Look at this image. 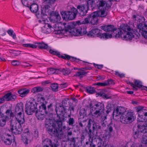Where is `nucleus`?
Listing matches in <instances>:
<instances>
[{"instance_id": "nucleus-56", "label": "nucleus", "mask_w": 147, "mask_h": 147, "mask_svg": "<svg viewBox=\"0 0 147 147\" xmlns=\"http://www.w3.org/2000/svg\"><path fill=\"white\" fill-rule=\"evenodd\" d=\"M69 125H73L74 123V120L73 118H70L69 119L67 122Z\"/></svg>"}, {"instance_id": "nucleus-64", "label": "nucleus", "mask_w": 147, "mask_h": 147, "mask_svg": "<svg viewBox=\"0 0 147 147\" xmlns=\"http://www.w3.org/2000/svg\"><path fill=\"white\" fill-rule=\"evenodd\" d=\"M105 78L104 76H98L97 77V79L99 81L102 80H104Z\"/></svg>"}, {"instance_id": "nucleus-23", "label": "nucleus", "mask_w": 147, "mask_h": 147, "mask_svg": "<svg viewBox=\"0 0 147 147\" xmlns=\"http://www.w3.org/2000/svg\"><path fill=\"white\" fill-rule=\"evenodd\" d=\"M39 110H36V111L42 113H43L47 114V112L46 110V106L44 104H42L40 106H39Z\"/></svg>"}, {"instance_id": "nucleus-34", "label": "nucleus", "mask_w": 147, "mask_h": 147, "mask_svg": "<svg viewBox=\"0 0 147 147\" xmlns=\"http://www.w3.org/2000/svg\"><path fill=\"white\" fill-rule=\"evenodd\" d=\"M28 105V103L26 104L25 105V112L27 114L29 115H32L33 113V112L31 108Z\"/></svg>"}, {"instance_id": "nucleus-48", "label": "nucleus", "mask_w": 147, "mask_h": 147, "mask_svg": "<svg viewBox=\"0 0 147 147\" xmlns=\"http://www.w3.org/2000/svg\"><path fill=\"white\" fill-rule=\"evenodd\" d=\"M61 72L63 73V74L65 75H68L71 72L70 69H65L64 68L61 69Z\"/></svg>"}, {"instance_id": "nucleus-18", "label": "nucleus", "mask_w": 147, "mask_h": 147, "mask_svg": "<svg viewBox=\"0 0 147 147\" xmlns=\"http://www.w3.org/2000/svg\"><path fill=\"white\" fill-rule=\"evenodd\" d=\"M90 15H89L88 18H85L84 21L82 22L81 23L80 21H78L76 22H73L72 24V26L76 27L77 26V25H79L81 24H87L89 23L90 21Z\"/></svg>"}, {"instance_id": "nucleus-30", "label": "nucleus", "mask_w": 147, "mask_h": 147, "mask_svg": "<svg viewBox=\"0 0 147 147\" xmlns=\"http://www.w3.org/2000/svg\"><path fill=\"white\" fill-rule=\"evenodd\" d=\"M77 138H72L69 140L70 145L72 147H74L77 145L76 140Z\"/></svg>"}, {"instance_id": "nucleus-19", "label": "nucleus", "mask_w": 147, "mask_h": 147, "mask_svg": "<svg viewBox=\"0 0 147 147\" xmlns=\"http://www.w3.org/2000/svg\"><path fill=\"white\" fill-rule=\"evenodd\" d=\"M30 137V133L29 132L24 133L22 135V139L24 143L28 144V141Z\"/></svg>"}, {"instance_id": "nucleus-1", "label": "nucleus", "mask_w": 147, "mask_h": 147, "mask_svg": "<svg viewBox=\"0 0 147 147\" xmlns=\"http://www.w3.org/2000/svg\"><path fill=\"white\" fill-rule=\"evenodd\" d=\"M105 32L101 34L100 31L96 30L95 33L98 36L105 39L112 38L121 37L125 40H131L135 37L139 38L141 33L142 36L147 40V28H101ZM94 35L95 34H94Z\"/></svg>"}, {"instance_id": "nucleus-12", "label": "nucleus", "mask_w": 147, "mask_h": 147, "mask_svg": "<svg viewBox=\"0 0 147 147\" xmlns=\"http://www.w3.org/2000/svg\"><path fill=\"white\" fill-rule=\"evenodd\" d=\"M49 13L50 17H49V19L51 22H56L61 19V17L57 12L52 11L50 12Z\"/></svg>"}, {"instance_id": "nucleus-6", "label": "nucleus", "mask_w": 147, "mask_h": 147, "mask_svg": "<svg viewBox=\"0 0 147 147\" xmlns=\"http://www.w3.org/2000/svg\"><path fill=\"white\" fill-rule=\"evenodd\" d=\"M68 102L67 100L64 99L62 102V105L56 107V108L55 110L57 115H60L59 117L62 120H64L65 119V113H67V110H70L71 106H67V105Z\"/></svg>"}, {"instance_id": "nucleus-22", "label": "nucleus", "mask_w": 147, "mask_h": 147, "mask_svg": "<svg viewBox=\"0 0 147 147\" xmlns=\"http://www.w3.org/2000/svg\"><path fill=\"white\" fill-rule=\"evenodd\" d=\"M28 104V105L30 106L33 113L36 111L37 109V106L38 104H37L35 101H32L31 102H29Z\"/></svg>"}, {"instance_id": "nucleus-47", "label": "nucleus", "mask_w": 147, "mask_h": 147, "mask_svg": "<svg viewBox=\"0 0 147 147\" xmlns=\"http://www.w3.org/2000/svg\"><path fill=\"white\" fill-rule=\"evenodd\" d=\"M112 3L111 2V0H109L108 1H106V6L105 9H106L108 10L109 8H110L112 5Z\"/></svg>"}, {"instance_id": "nucleus-49", "label": "nucleus", "mask_w": 147, "mask_h": 147, "mask_svg": "<svg viewBox=\"0 0 147 147\" xmlns=\"http://www.w3.org/2000/svg\"><path fill=\"white\" fill-rule=\"evenodd\" d=\"M138 120L140 122H143L144 121H146L147 120V118L143 116V115H142L141 116L140 115H138Z\"/></svg>"}, {"instance_id": "nucleus-37", "label": "nucleus", "mask_w": 147, "mask_h": 147, "mask_svg": "<svg viewBox=\"0 0 147 147\" xmlns=\"http://www.w3.org/2000/svg\"><path fill=\"white\" fill-rule=\"evenodd\" d=\"M54 30V28H42L41 31L44 33L49 34L52 33Z\"/></svg>"}, {"instance_id": "nucleus-51", "label": "nucleus", "mask_w": 147, "mask_h": 147, "mask_svg": "<svg viewBox=\"0 0 147 147\" xmlns=\"http://www.w3.org/2000/svg\"><path fill=\"white\" fill-rule=\"evenodd\" d=\"M106 108L107 109L106 112L107 114H108L112 110V104L110 103H107Z\"/></svg>"}, {"instance_id": "nucleus-28", "label": "nucleus", "mask_w": 147, "mask_h": 147, "mask_svg": "<svg viewBox=\"0 0 147 147\" xmlns=\"http://www.w3.org/2000/svg\"><path fill=\"white\" fill-rule=\"evenodd\" d=\"M96 106L95 108L97 109L98 110H100L101 112H103L104 108V106L103 103L101 102H98L95 105Z\"/></svg>"}, {"instance_id": "nucleus-39", "label": "nucleus", "mask_w": 147, "mask_h": 147, "mask_svg": "<svg viewBox=\"0 0 147 147\" xmlns=\"http://www.w3.org/2000/svg\"><path fill=\"white\" fill-rule=\"evenodd\" d=\"M97 3L98 8H100L101 7H103L105 5L106 0H98Z\"/></svg>"}, {"instance_id": "nucleus-13", "label": "nucleus", "mask_w": 147, "mask_h": 147, "mask_svg": "<svg viewBox=\"0 0 147 147\" xmlns=\"http://www.w3.org/2000/svg\"><path fill=\"white\" fill-rule=\"evenodd\" d=\"M1 139L4 143L6 145H10L12 143L11 135L8 134H3L1 136Z\"/></svg>"}, {"instance_id": "nucleus-38", "label": "nucleus", "mask_w": 147, "mask_h": 147, "mask_svg": "<svg viewBox=\"0 0 147 147\" xmlns=\"http://www.w3.org/2000/svg\"><path fill=\"white\" fill-rule=\"evenodd\" d=\"M36 97V100L38 102L43 104V103L45 102V99L43 96L39 94H38L37 95Z\"/></svg>"}, {"instance_id": "nucleus-55", "label": "nucleus", "mask_w": 147, "mask_h": 147, "mask_svg": "<svg viewBox=\"0 0 147 147\" xmlns=\"http://www.w3.org/2000/svg\"><path fill=\"white\" fill-rule=\"evenodd\" d=\"M142 144H147V136H143L142 137Z\"/></svg>"}, {"instance_id": "nucleus-17", "label": "nucleus", "mask_w": 147, "mask_h": 147, "mask_svg": "<svg viewBox=\"0 0 147 147\" xmlns=\"http://www.w3.org/2000/svg\"><path fill=\"white\" fill-rule=\"evenodd\" d=\"M124 109L123 107H117L113 112V115L115 117L120 115L123 114L124 112Z\"/></svg>"}, {"instance_id": "nucleus-26", "label": "nucleus", "mask_w": 147, "mask_h": 147, "mask_svg": "<svg viewBox=\"0 0 147 147\" xmlns=\"http://www.w3.org/2000/svg\"><path fill=\"white\" fill-rule=\"evenodd\" d=\"M96 13H97L98 16V17L104 18L106 17L107 14V12L104 9L100 10L99 11H95Z\"/></svg>"}, {"instance_id": "nucleus-32", "label": "nucleus", "mask_w": 147, "mask_h": 147, "mask_svg": "<svg viewBox=\"0 0 147 147\" xmlns=\"http://www.w3.org/2000/svg\"><path fill=\"white\" fill-rule=\"evenodd\" d=\"M6 115L3 116L4 117H7L9 118V120L11 117H13L14 116L13 113L12 112L11 109H8L5 112Z\"/></svg>"}, {"instance_id": "nucleus-25", "label": "nucleus", "mask_w": 147, "mask_h": 147, "mask_svg": "<svg viewBox=\"0 0 147 147\" xmlns=\"http://www.w3.org/2000/svg\"><path fill=\"white\" fill-rule=\"evenodd\" d=\"M30 9L32 12L37 13L38 10V6L37 4L34 3L31 5Z\"/></svg>"}, {"instance_id": "nucleus-42", "label": "nucleus", "mask_w": 147, "mask_h": 147, "mask_svg": "<svg viewBox=\"0 0 147 147\" xmlns=\"http://www.w3.org/2000/svg\"><path fill=\"white\" fill-rule=\"evenodd\" d=\"M133 134V136L135 139L140 138L141 136L140 132L138 130L136 131L134 130Z\"/></svg>"}, {"instance_id": "nucleus-35", "label": "nucleus", "mask_w": 147, "mask_h": 147, "mask_svg": "<svg viewBox=\"0 0 147 147\" xmlns=\"http://www.w3.org/2000/svg\"><path fill=\"white\" fill-rule=\"evenodd\" d=\"M137 111L138 112V115H140L141 116L142 115H143L144 113L147 110L144 109L143 108L141 107H138L136 109Z\"/></svg>"}, {"instance_id": "nucleus-54", "label": "nucleus", "mask_w": 147, "mask_h": 147, "mask_svg": "<svg viewBox=\"0 0 147 147\" xmlns=\"http://www.w3.org/2000/svg\"><path fill=\"white\" fill-rule=\"evenodd\" d=\"M49 52L51 54L53 55H56L58 56L60 55V53L57 51L51 49L49 50Z\"/></svg>"}, {"instance_id": "nucleus-45", "label": "nucleus", "mask_w": 147, "mask_h": 147, "mask_svg": "<svg viewBox=\"0 0 147 147\" xmlns=\"http://www.w3.org/2000/svg\"><path fill=\"white\" fill-rule=\"evenodd\" d=\"M43 90L42 88L40 87H34L32 89V92L34 93L40 92L42 91Z\"/></svg>"}, {"instance_id": "nucleus-62", "label": "nucleus", "mask_w": 147, "mask_h": 147, "mask_svg": "<svg viewBox=\"0 0 147 147\" xmlns=\"http://www.w3.org/2000/svg\"><path fill=\"white\" fill-rule=\"evenodd\" d=\"M61 71V69H55L54 72H52V74H58Z\"/></svg>"}, {"instance_id": "nucleus-50", "label": "nucleus", "mask_w": 147, "mask_h": 147, "mask_svg": "<svg viewBox=\"0 0 147 147\" xmlns=\"http://www.w3.org/2000/svg\"><path fill=\"white\" fill-rule=\"evenodd\" d=\"M51 88L53 91H57L58 88V85L57 83H54L51 84Z\"/></svg>"}, {"instance_id": "nucleus-11", "label": "nucleus", "mask_w": 147, "mask_h": 147, "mask_svg": "<svg viewBox=\"0 0 147 147\" xmlns=\"http://www.w3.org/2000/svg\"><path fill=\"white\" fill-rule=\"evenodd\" d=\"M86 7L85 5H79L77 6V9L73 7L71 9V11L74 12L76 16L78 13L81 16H84L86 15L88 10V8L86 9Z\"/></svg>"}, {"instance_id": "nucleus-41", "label": "nucleus", "mask_w": 147, "mask_h": 147, "mask_svg": "<svg viewBox=\"0 0 147 147\" xmlns=\"http://www.w3.org/2000/svg\"><path fill=\"white\" fill-rule=\"evenodd\" d=\"M110 80L105 81L103 82H98L94 84V85H97L99 86H107L109 84Z\"/></svg>"}, {"instance_id": "nucleus-14", "label": "nucleus", "mask_w": 147, "mask_h": 147, "mask_svg": "<svg viewBox=\"0 0 147 147\" xmlns=\"http://www.w3.org/2000/svg\"><path fill=\"white\" fill-rule=\"evenodd\" d=\"M97 13L95 11L90 14V23L93 25L97 24L98 21Z\"/></svg>"}, {"instance_id": "nucleus-2", "label": "nucleus", "mask_w": 147, "mask_h": 147, "mask_svg": "<svg viewBox=\"0 0 147 147\" xmlns=\"http://www.w3.org/2000/svg\"><path fill=\"white\" fill-rule=\"evenodd\" d=\"M59 117L60 115H57V121L54 122L52 120L47 119L45 121V126L50 135L60 137H62L64 134L62 129L66 128L65 125L62 126V122L65 121L67 118L65 116V119L62 120Z\"/></svg>"}, {"instance_id": "nucleus-7", "label": "nucleus", "mask_w": 147, "mask_h": 147, "mask_svg": "<svg viewBox=\"0 0 147 147\" xmlns=\"http://www.w3.org/2000/svg\"><path fill=\"white\" fill-rule=\"evenodd\" d=\"M135 117L134 113L131 112H125L120 117L121 121L124 123H131L133 121Z\"/></svg>"}, {"instance_id": "nucleus-27", "label": "nucleus", "mask_w": 147, "mask_h": 147, "mask_svg": "<svg viewBox=\"0 0 147 147\" xmlns=\"http://www.w3.org/2000/svg\"><path fill=\"white\" fill-rule=\"evenodd\" d=\"M29 92V90L28 89H23L19 90L18 92L20 94V96L22 97H24L26 96Z\"/></svg>"}, {"instance_id": "nucleus-29", "label": "nucleus", "mask_w": 147, "mask_h": 147, "mask_svg": "<svg viewBox=\"0 0 147 147\" xmlns=\"http://www.w3.org/2000/svg\"><path fill=\"white\" fill-rule=\"evenodd\" d=\"M89 72L78 71L74 75V76L80 78H82L85 76Z\"/></svg>"}, {"instance_id": "nucleus-8", "label": "nucleus", "mask_w": 147, "mask_h": 147, "mask_svg": "<svg viewBox=\"0 0 147 147\" xmlns=\"http://www.w3.org/2000/svg\"><path fill=\"white\" fill-rule=\"evenodd\" d=\"M45 4L43 8L41 9L40 16L43 18L44 17L47 16V13H49V9L51 6L52 4H54L56 0H43Z\"/></svg>"}, {"instance_id": "nucleus-24", "label": "nucleus", "mask_w": 147, "mask_h": 147, "mask_svg": "<svg viewBox=\"0 0 147 147\" xmlns=\"http://www.w3.org/2000/svg\"><path fill=\"white\" fill-rule=\"evenodd\" d=\"M137 127L138 130L141 133L145 134L147 132V129L144 125H141L138 124Z\"/></svg>"}, {"instance_id": "nucleus-43", "label": "nucleus", "mask_w": 147, "mask_h": 147, "mask_svg": "<svg viewBox=\"0 0 147 147\" xmlns=\"http://www.w3.org/2000/svg\"><path fill=\"white\" fill-rule=\"evenodd\" d=\"M102 113L103 112H101V111L96 110L95 112L92 113V115L93 116L98 117L100 116Z\"/></svg>"}, {"instance_id": "nucleus-4", "label": "nucleus", "mask_w": 147, "mask_h": 147, "mask_svg": "<svg viewBox=\"0 0 147 147\" xmlns=\"http://www.w3.org/2000/svg\"><path fill=\"white\" fill-rule=\"evenodd\" d=\"M87 127L89 129L88 140L90 142V147H96V145L92 142L93 139L97 132V130L100 129L101 126L94 121L92 118L89 119Z\"/></svg>"}, {"instance_id": "nucleus-46", "label": "nucleus", "mask_w": 147, "mask_h": 147, "mask_svg": "<svg viewBox=\"0 0 147 147\" xmlns=\"http://www.w3.org/2000/svg\"><path fill=\"white\" fill-rule=\"evenodd\" d=\"M129 23L128 24L129 25V26H128V25L127 24H122V25H120L119 28H125L127 27V26H128V28H132V27H135L134 23L131 22H129Z\"/></svg>"}, {"instance_id": "nucleus-20", "label": "nucleus", "mask_w": 147, "mask_h": 147, "mask_svg": "<svg viewBox=\"0 0 147 147\" xmlns=\"http://www.w3.org/2000/svg\"><path fill=\"white\" fill-rule=\"evenodd\" d=\"M5 100L7 101H13L15 100L16 96L15 94H12L11 93H9L5 94L4 96Z\"/></svg>"}, {"instance_id": "nucleus-60", "label": "nucleus", "mask_w": 147, "mask_h": 147, "mask_svg": "<svg viewBox=\"0 0 147 147\" xmlns=\"http://www.w3.org/2000/svg\"><path fill=\"white\" fill-rule=\"evenodd\" d=\"M91 69V67H84L79 68L78 69L83 71L84 70H90Z\"/></svg>"}, {"instance_id": "nucleus-40", "label": "nucleus", "mask_w": 147, "mask_h": 147, "mask_svg": "<svg viewBox=\"0 0 147 147\" xmlns=\"http://www.w3.org/2000/svg\"><path fill=\"white\" fill-rule=\"evenodd\" d=\"M37 43L39 45L38 47L40 49H47L48 48L47 44H45L43 42H38Z\"/></svg>"}, {"instance_id": "nucleus-44", "label": "nucleus", "mask_w": 147, "mask_h": 147, "mask_svg": "<svg viewBox=\"0 0 147 147\" xmlns=\"http://www.w3.org/2000/svg\"><path fill=\"white\" fill-rule=\"evenodd\" d=\"M134 84L135 85L139 88H141L143 86L142 84V82L139 80H134Z\"/></svg>"}, {"instance_id": "nucleus-21", "label": "nucleus", "mask_w": 147, "mask_h": 147, "mask_svg": "<svg viewBox=\"0 0 147 147\" xmlns=\"http://www.w3.org/2000/svg\"><path fill=\"white\" fill-rule=\"evenodd\" d=\"M78 122L79 126L82 128L86 126L87 123L86 119L84 118L83 115L82 117L79 118Z\"/></svg>"}, {"instance_id": "nucleus-15", "label": "nucleus", "mask_w": 147, "mask_h": 147, "mask_svg": "<svg viewBox=\"0 0 147 147\" xmlns=\"http://www.w3.org/2000/svg\"><path fill=\"white\" fill-rule=\"evenodd\" d=\"M18 123L23 124L25 122L24 113L15 114L14 115Z\"/></svg>"}, {"instance_id": "nucleus-58", "label": "nucleus", "mask_w": 147, "mask_h": 147, "mask_svg": "<svg viewBox=\"0 0 147 147\" xmlns=\"http://www.w3.org/2000/svg\"><path fill=\"white\" fill-rule=\"evenodd\" d=\"M58 56L59 57H61L64 59H67L68 60L70 58V56L67 55H65L64 56H63L60 55H58Z\"/></svg>"}, {"instance_id": "nucleus-53", "label": "nucleus", "mask_w": 147, "mask_h": 147, "mask_svg": "<svg viewBox=\"0 0 147 147\" xmlns=\"http://www.w3.org/2000/svg\"><path fill=\"white\" fill-rule=\"evenodd\" d=\"M47 142L51 147H53V142L51 140L48 138H47L44 140V142Z\"/></svg>"}, {"instance_id": "nucleus-31", "label": "nucleus", "mask_w": 147, "mask_h": 147, "mask_svg": "<svg viewBox=\"0 0 147 147\" xmlns=\"http://www.w3.org/2000/svg\"><path fill=\"white\" fill-rule=\"evenodd\" d=\"M9 120V118L3 116L0 119V126L3 127L6 124L7 121Z\"/></svg>"}, {"instance_id": "nucleus-3", "label": "nucleus", "mask_w": 147, "mask_h": 147, "mask_svg": "<svg viewBox=\"0 0 147 147\" xmlns=\"http://www.w3.org/2000/svg\"><path fill=\"white\" fill-rule=\"evenodd\" d=\"M58 29V28H56ZM65 29L61 30L58 29H55L52 32V33H54L58 35L63 34L65 33L69 34L71 35H74L75 36H82L84 34H87V35L89 37H99L100 38H102V37H100L98 36V35L96 34V35H94L95 31L96 30H98L100 31L101 34H102V31L97 28H94L88 32L86 30V28H65ZM95 33V35H96Z\"/></svg>"}, {"instance_id": "nucleus-9", "label": "nucleus", "mask_w": 147, "mask_h": 147, "mask_svg": "<svg viewBox=\"0 0 147 147\" xmlns=\"http://www.w3.org/2000/svg\"><path fill=\"white\" fill-rule=\"evenodd\" d=\"M22 124L18 123L16 121H12L10 124V130L11 131L15 134H21L22 128L21 124Z\"/></svg>"}, {"instance_id": "nucleus-10", "label": "nucleus", "mask_w": 147, "mask_h": 147, "mask_svg": "<svg viewBox=\"0 0 147 147\" xmlns=\"http://www.w3.org/2000/svg\"><path fill=\"white\" fill-rule=\"evenodd\" d=\"M61 14L63 20L65 21L73 20L76 17L75 13L72 11H63L61 12Z\"/></svg>"}, {"instance_id": "nucleus-52", "label": "nucleus", "mask_w": 147, "mask_h": 147, "mask_svg": "<svg viewBox=\"0 0 147 147\" xmlns=\"http://www.w3.org/2000/svg\"><path fill=\"white\" fill-rule=\"evenodd\" d=\"M7 32L8 34L10 36H11L13 39H15L16 38V36L12 30L10 29L8 30L7 31Z\"/></svg>"}, {"instance_id": "nucleus-61", "label": "nucleus", "mask_w": 147, "mask_h": 147, "mask_svg": "<svg viewBox=\"0 0 147 147\" xmlns=\"http://www.w3.org/2000/svg\"><path fill=\"white\" fill-rule=\"evenodd\" d=\"M115 74L120 77L121 78H123L124 77V74L122 73H119V72L117 71H115Z\"/></svg>"}, {"instance_id": "nucleus-59", "label": "nucleus", "mask_w": 147, "mask_h": 147, "mask_svg": "<svg viewBox=\"0 0 147 147\" xmlns=\"http://www.w3.org/2000/svg\"><path fill=\"white\" fill-rule=\"evenodd\" d=\"M94 3L93 1H91L90 2L89 1H87V7L88 8L89 7H92L93 5H94Z\"/></svg>"}, {"instance_id": "nucleus-63", "label": "nucleus", "mask_w": 147, "mask_h": 147, "mask_svg": "<svg viewBox=\"0 0 147 147\" xmlns=\"http://www.w3.org/2000/svg\"><path fill=\"white\" fill-rule=\"evenodd\" d=\"M93 65L96 68L99 69H101L103 67V65H98L94 63H93Z\"/></svg>"}, {"instance_id": "nucleus-36", "label": "nucleus", "mask_w": 147, "mask_h": 147, "mask_svg": "<svg viewBox=\"0 0 147 147\" xmlns=\"http://www.w3.org/2000/svg\"><path fill=\"white\" fill-rule=\"evenodd\" d=\"M45 114L43 113H42L36 111V115L37 118L38 120H43L44 119V117L45 116Z\"/></svg>"}, {"instance_id": "nucleus-33", "label": "nucleus", "mask_w": 147, "mask_h": 147, "mask_svg": "<svg viewBox=\"0 0 147 147\" xmlns=\"http://www.w3.org/2000/svg\"><path fill=\"white\" fill-rule=\"evenodd\" d=\"M86 92L88 93L92 94L96 92V90L94 87L91 86H87L85 88Z\"/></svg>"}, {"instance_id": "nucleus-57", "label": "nucleus", "mask_w": 147, "mask_h": 147, "mask_svg": "<svg viewBox=\"0 0 147 147\" xmlns=\"http://www.w3.org/2000/svg\"><path fill=\"white\" fill-rule=\"evenodd\" d=\"M20 63L17 60H13L11 62V64L14 66L19 65L20 64Z\"/></svg>"}, {"instance_id": "nucleus-16", "label": "nucleus", "mask_w": 147, "mask_h": 147, "mask_svg": "<svg viewBox=\"0 0 147 147\" xmlns=\"http://www.w3.org/2000/svg\"><path fill=\"white\" fill-rule=\"evenodd\" d=\"M24 105L22 102L18 103L15 108V114L24 113Z\"/></svg>"}, {"instance_id": "nucleus-5", "label": "nucleus", "mask_w": 147, "mask_h": 147, "mask_svg": "<svg viewBox=\"0 0 147 147\" xmlns=\"http://www.w3.org/2000/svg\"><path fill=\"white\" fill-rule=\"evenodd\" d=\"M114 125L110 124L108 125L106 130H105L104 134H101L98 137V139L100 142H98L97 147H114L113 145L108 144L111 134L113 131Z\"/></svg>"}]
</instances>
